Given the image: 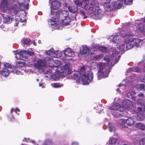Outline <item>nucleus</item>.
Returning <instances> with one entry per match:
<instances>
[{
	"mask_svg": "<svg viewBox=\"0 0 145 145\" xmlns=\"http://www.w3.org/2000/svg\"><path fill=\"white\" fill-rule=\"evenodd\" d=\"M29 0H13L12 4L10 7L9 0H2L0 4L1 8L3 12H5L8 11V13L11 15H7L3 17L4 23L9 24L12 21V16L16 14V17H18L17 12L21 10V7L26 9L28 8Z\"/></svg>",
	"mask_w": 145,
	"mask_h": 145,
	"instance_id": "f257e3e1",
	"label": "nucleus"
},
{
	"mask_svg": "<svg viewBox=\"0 0 145 145\" xmlns=\"http://www.w3.org/2000/svg\"><path fill=\"white\" fill-rule=\"evenodd\" d=\"M134 31H131L130 30L127 29L124 34H121L126 45V49L125 50V45L123 43L119 46L121 52L131 49L134 47L136 46L139 47L141 45L142 40L138 38H134L133 37L134 35L133 33Z\"/></svg>",
	"mask_w": 145,
	"mask_h": 145,
	"instance_id": "f03ea898",
	"label": "nucleus"
},
{
	"mask_svg": "<svg viewBox=\"0 0 145 145\" xmlns=\"http://www.w3.org/2000/svg\"><path fill=\"white\" fill-rule=\"evenodd\" d=\"M68 12L65 11L63 12H60L58 17H60L59 20H57L56 19L51 18L48 21V24L50 25L51 28L56 29V22H57L61 21L62 24L64 26H67L69 24L71 20L69 18Z\"/></svg>",
	"mask_w": 145,
	"mask_h": 145,
	"instance_id": "7ed1b4c3",
	"label": "nucleus"
},
{
	"mask_svg": "<svg viewBox=\"0 0 145 145\" xmlns=\"http://www.w3.org/2000/svg\"><path fill=\"white\" fill-rule=\"evenodd\" d=\"M122 106H121L118 103H117L115 105H113L111 106L110 109L113 110H118L120 112H123L125 110V109L129 110L132 107V103L129 100L126 99L123 100L121 103Z\"/></svg>",
	"mask_w": 145,
	"mask_h": 145,
	"instance_id": "20e7f679",
	"label": "nucleus"
},
{
	"mask_svg": "<svg viewBox=\"0 0 145 145\" xmlns=\"http://www.w3.org/2000/svg\"><path fill=\"white\" fill-rule=\"evenodd\" d=\"M137 97V96H134L133 95L131 99L135 102H137L138 104L140 105L139 106H138L136 108V112L138 114V116L141 118L143 116L145 109V106L144 104L140 101V99L138 98Z\"/></svg>",
	"mask_w": 145,
	"mask_h": 145,
	"instance_id": "39448f33",
	"label": "nucleus"
},
{
	"mask_svg": "<svg viewBox=\"0 0 145 145\" xmlns=\"http://www.w3.org/2000/svg\"><path fill=\"white\" fill-rule=\"evenodd\" d=\"M97 1L95 0H90L86 1L84 7V8L82 7L79 8V13L81 15L84 16L83 18L84 19L86 18L87 17L86 15V10H88L92 8L95 5H96Z\"/></svg>",
	"mask_w": 145,
	"mask_h": 145,
	"instance_id": "423d86ee",
	"label": "nucleus"
},
{
	"mask_svg": "<svg viewBox=\"0 0 145 145\" xmlns=\"http://www.w3.org/2000/svg\"><path fill=\"white\" fill-rule=\"evenodd\" d=\"M14 54L16 55L15 57L18 59H23V58L26 59L28 55L32 56L34 55V53L31 51L28 50L27 52L26 50L20 51L18 52L13 51Z\"/></svg>",
	"mask_w": 145,
	"mask_h": 145,
	"instance_id": "0eeeda50",
	"label": "nucleus"
},
{
	"mask_svg": "<svg viewBox=\"0 0 145 145\" xmlns=\"http://www.w3.org/2000/svg\"><path fill=\"white\" fill-rule=\"evenodd\" d=\"M93 74L92 72H85L82 74L81 80L84 84H86L93 80Z\"/></svg>",
	"mask_w": 145,
	"mask_h": 145,
	"instance_id": "6e6552de",
	"label": "nucleus"
},
{
	"mask_svg": "<svg viewBox=\"0 0 145 145\" xmlns=\"http://www.w3.org/2000/svg\"><path fill=\"white\" fill-rule=\"evenodd\" d=\"M101 12V8L96 5L93 7L91 11V13L95 15L94 18L95 19H100L103 17V14Z\"/></svg>",
	"mask_w": 145,
	"mask_h": 145,
	"instance_id": "1a4fd4ad",
	"label": "nucleus"
},
{
	"mask_svg": "<svg viewBox=\"0 0 145 145\" xmlns=\"http://www.w3.org/2000/svg\"><path fill=\"white\" fill-rule=\"evenodd\" d=\"M46 53L48 56H50L53 54L54 55L53 56L55 57H60L62 55V53L61 52H59L57 51H54L53 48H51L49 50H46Z\"/></svg>",
	"mask_w": 145,
	"mask_h": 145,
	"instance_id": "9d476101",
	"label": "nucleus"
},
{
	"mask_svg": "<svg viewBox=\"0 0 145 145\" xmlns=\"http://www.w3.org/2000/svg\"><path fill=\"white\" fill-rule=\"evenodd\" d=\"M46 65V62L42 59H40L38 60L37 63L35 64V67L40 69V71H42L43 69L41 67H44Z\"/></svg>",
	"mask_w": 145,
	"mask_h": 145,
	"instance_id": "9b49d317",
	"label": "nucleus"
},
{
	"mask_svg": "<svg viewBox=\"0 0 145 145\" xmlns=\"http://www.w3.org/2000/svg\"><path fill=\"white\" fill-rule=\"evenodd\" d=\"M90 48L85 45H83L80 48V53L81 55L85 56L89 54Z\"/></svg>",
	"mask_w": 145,
	"mask_h": 145,
	"instance_id": "f8f14e48",
	"label": "nucleus"
},
{
	"mask_svg": "<svg viewBox=\"0 0 145 145\" xmlns=\"http://www.w3.org/2000/svg\"><path fill=\"white\" fill-rule=\"evenodd\" d=\"M45 77L48 78L49 79H52V80H57L59 78V76L57 74L53 75L51 71H47L45 74Z\"/></svg>",
	"mask_w": 145,
	"mask_h": 145,
	"instance_id": "ddd939ff",
	"label": "nucleus"
},
{
	"mask_svg": "<svg viewBox=\"0 0 145 145\" xmlns=\"http://www.w3.org/2000/svg\"><path fill=\"white\" fill-rule=\"evenodd\" d=\"M108 142L111 145H121V141L120 140L113 137L110 138Z\"/></svg>",
	"mask_w": 145,
	"mask_h": 145,
	"instance_id": "4468645a",
	"label": "nucleus"
},
{
	"mask_svg": "<svg viewBox=\"0 0 145 145\" xmlns=\"http://www.w3.org/2000/svg\"><path fill=\"white\" fill-rule=\"evenodd\" d=\"M63 52L65 56L73 57L75 56L74 52L69 48H66L65 50L63 51Z\"/></svg>",
	"mask_w": 145,
	"mask_h": 145,
	"instance_id": "2eb2a0df",
	"label": "nucleus"
},
{
	"mask_svg": "<svg viewBox=\"0 0 145 145\" xmlns=\"http://www.w3.org/2000/svg\"><path fill=\"white\" fill-rule=\"evenodd\" d=\"M110 72V71L108 70H107L106 71V72H107V74L105 75H104V73L103 71L99 70L97 74L98 80H100L102 78H106L108 76Z\"/></svg>",
	"mask_w": 145,
	"mask_h": 145,
	"instance_id": "dca6fc26",
	"label": "nucleus"
},
{
	"mask_svg": "<svg viewBox=\"0 0 145 145\" xmlns=\"http://www.w3.org/2000/svg\"><path fill=\"white\" fill-rule=\"evenodd\" d=\"M121 36H120L114 35H111L110 37L111 39L112 38V41L114 42L117 43L121 42L122 39H121Z\"/></svg>",
	"mask_w": 145,
	"mask_h": 145,
	"instance_id": "f3484780",
	"label": "nucleus"
},
{
	"mask_svg": "<svg viewBox=\"0 0 145 145\" xmlns=\"http://www.w3.org/2000/svg\"><path fill=\"white\" fill-rule=\"evenodd\" d=\"M125 123H126V120L124 119L120 120L118 122L121 127L123 128V129L127 131L129 128L127 127L125 125Z\"/></svg>",
	"mask_w": 145,
	"mask_h": 145,
	"instance_id": "a211bd4d",
	"label": "nucleus"
},
{
	"mask_svg": "<svg viewBox=\"0 0 145 145\" xmlns=\"http://www.w3.org/2000/svg\"><path fill=\"white\" fill-rule=\"evenodd\" d=\"M102 4H103L105 9L106 11H110L113 8V6L112 5H111L110 3H106Z\"/></svg>",
	"mask_w": 145,
	"mask_h": 145,
	"instance_id": "6ab92c4d",
	"label": "nucleus"
},
{
	"mask_svg": "<svg viewBox=\"0 0 145 145\" xmlns=\"http://www.w3.org/2000/svg\"><path fill=\"white\" fill-rule=\"evenodd\" d=\"M70 64L67 63L65 64L63 67V68L65 71V73L66 74H69L71 73L72 71L70 70L69 68Z\"/></svg>",
	"mask_w": 145,
	"mask_h": 145,
	"instance_id": "aec40b11",
	"label": "nucleus"
},
{
	"mask_svg": "<svg viewBox=\"0 0 145 145\" xmlns=\"http://www.w3.org/2000/svg\"><path fill=\"white\" fill-rule=\"evenodd\" d=\"M10 73L9 71L7 69L4 68L1 71H0L1 74L3 76L6 77L8 76Z\"/></svg>",
	"mask_w": 145,
	"mask_h": 145,
	"instance_id": "412c9836",
	"label": "nucleus"
},
{
	"mask_svg": "<svg viewBox=\"0 0 145 145\" xmlns=\"http://www.w3.org/2000/svg\"><path fill=\"white\" fill-rule=\"evenodd\" d=\"M78 8L74 6H69L68 7V10L71 13H75L77 12Z\"/></svg>",
	"mask_w": 145,
	"mask_h": 145,
	"instance_id": "4be33fe9",
	"label": "nucleus"
},
{
	"mask_svg": "<svg viewBox=\"0 0 145 145\" xmlns=\"http://www.w3.org/2000/svg\"><path fill=\"white\" fill-rule=\"evenodd\" d=\"M133 71L137 72H141L142 70L140 68L138 67L130 68L127 71L128 73H129L130 71Z\"/></svg>",
	"mask_w": 145,
	"mask_h": 145,
	"instance_id": "5701e85b",
	"label": "nucleus"
},
{
	"mask_svg": "<svg viewBox=\"0 0 145 145\" xmlns=\"http://www.w3.org/2000/svg\"><path fill=\"white\" fill-rule=\"evenodd\" d=\"M137 29L140 31V33H143L145 34V28L143 24L140 23L138 25Z\"/></svg>",
	"mask_w": 145,
	"mask_h": 145,
	"instance_id": "b1692460",
	"label": "nucleus"
},
{
	"mask_svg": "<svg viewBox=\"0 0 145 145\" xmlns=\"http://www.w3.org/2000/svg\"><path fill=\"white\" fill-rule=\"evenodd\" d=\"M81 76V74L80 72L79 71H77L74 73L73 78L74 80H76L77 81L79 82Z\"/></svg>",
	"mask_w": 145,
	"mask_h": 145,
	"instance_id": "393cba45",
	"label": "nucleus"
},
{
	"mask_svg": "<svg viewBox=\"0 0 145 145\" xmlns=\"http://www.w3.org/2000/svg\"><path fill=\"white\" fill-rule=\"evenodd\" d=\"M126 124L129 126H131L134 125L135 122L133 119L131 117H129L126 120Z\"/></svg>",
	"mask_w": 145,
	"mask_h": 145,
	"instance_id": "a878e982",
	"label": "nucleus"
},
{
	"mask_svg": "<svg viewBox=\"0 0 145 145\" xmlns=\"http://www.w3.org/2000/svg\"><path fill=\"white\" fill-rule=\"evenodd\" d=\"M123 3L121 1H115L114 2L113 7L117 8H120L122 6Z\"/></svg>",
	"mask_w": 145,
	"mask_h": 145,
	"instance_id": "bb28decb",
	"label": "nucleus"
},
{
	"mask_svg": "<svg viewBox=\"0 0 145 145\" xmlns=\"http://www.w3.org/2000/svg\"><path fill=\"white\" fill-rule=\"evenodd\" d=\"M135 126L137 128L141 129V130L144 131L145 130V125L143 123H137L135 125Z\"/></svg>",
	"mask_w": 145,
	"mask_h": 145,
	"instance_id": "cd10ccee",
	"label": "nucleus"
},
{
	"mask_svg": "<svg viewBox=\"0 0 145 145\" xmlns=\"http://www.w3.org/2000/svg\"><path fill=\"white\" fill-rule=\"evenodd\" d=\"M21 42L24 45H29L31 44L30 39L29 38H23Z\"/></svg>",
	"mask_w": 145,
	"mask_h": 145,
	"instance_id": "c85d7f7f",
	"label": "nucleus"
},
{
	"mask_svg": "<svg viewBox=\"0 0 145 145\" xmlns=\"http://www.w3.org/2000/svg\"><path fill=\"white\" fill-rule=\"evenodd\" d=\"M110 107L109 108V109L110 110H112V111L111 112V113H112V115L114 116V117L115 118H117L119 117L120 116V114L118 113L117 111H120L119 110H112L111 109H110V108L111 107Z\"/></svg>",
	"mask_w": 145,
	"mask_h": 145,
	"instance_id": "c756f323",
	"label": "nucleus"
},
{
	"mask_svg": "<svg viewBox=\"0 0 145 145\" xmlns=\"http://www.w3.org/2000/svg\"><path fill=\"white\" fill-rule=\"evenodd\" d=\"M135 87L138 91L142 90L143 91V90L145 91V85L143 84H141L140 85H137Z\"/></svg>",
	"mask_w": 145,
	"mask_h": 145,
	"instance_id": "7c9ffc66",
	"label": "nucleus"
},
{
	"mask_svg": "<svg viewBox=\"0 0 145 145\" xmlns=\"http://www.w3.org/2000/svg\"><path fill=\"white\" fill-rule=\"evenodd\" d=\"M109 131L110 132L115 131L116 130V128L114 125L112 123H109Z\"/></svg>",
	"mask_w": 145,
	"mask_h": 145,
	"instance_id": "2f4dec72",
	"label": "nucleus"
},
{
	"mask_svg": "<svg viewBox=\"0 0 145 145\" xmlns=\"http://www.w3.org/2000/svg\"><path fill=\"white\" fill-rule=\"evenodd\" d=\"M74 2L75 5H76V7H79L81 8L82 6V3L81 1L79 0H75L74 1Z\"/></svg>",
	"mask_w": 145,
	"mask_h": 145,
	"instance_id": "473e14b6",
	"label": "nucleus"
},
{
	"mask_svg": "<svg viewBox=\"0 0 145 145\" xmlns=\"http://www.w3.org/2000/svg\"><path fill=\"white\" fill-rule=\"evenodd\" d=\"M25 63L24 62L22 61L17 62L16 63V65L17 67L21 68L24 65Z\"/></svg>",
	"mask_w": 145,
	"mask_h": 145,
	"instance_id": "72a5a7b5",
	"label": "nucleus"
},
{
	"mask_svg": "<svg viewBox=\"0 0 145 145\" xmlns=\"http://www.w3.org/2000/svg\"><path fill=\"white\" fill-rule=\"evenodd\" d=\"M103 55L102 54L95 55L93 59L95 60H99L101 59L103 57Z\"/></svg>",
	"mask_w": 145,
	"mask_h": 145,
	"instance_id": "f704fd0d",
	"label": "nucleus"
},
{
	"mask_svg": "<svg viewBox=\"0 0 145 145\" xmlns=\"http://www.w3.org/2000/svg\"><path fill=\"white\" fill-rule=\"evenodd\" d=\"M120 51H121V50L118 47H115L114 50L113 54H118L119 53Z\"/></svg>",
	"mask_w": 145,
	"mask_h": 145,
	"instance_id": "c9c22d12",
	"label": "nucleus"
},
{
	"mask_svg": "<svg viewBox=\"0 0 145 145\" xmlns=\"http://www.w3.org/2000/svg\"><path fill=\"white\" fill-rule=\"evenodd\" d=\"M43 60L46 62V63L47 62L53 60V58L50 57V56L45 57L44 58Z\"/></svg>",
	"mask_w": 145,
	"mask_h": 145,
	"instance_id": "e433bc0d",
	"label": "nucleus"
},
{
	"mask_svg": "<svg viewBox=\"0 0 145 145\" xmlns=\"http://www.w3.org/2000/svg\"><path fill=\"white\" fill-rule=\"evenodd\" d=\"M137 97H139V99H140V101H141L142 103L144 104V101L142 100V99L143 98L144 94L142 93H140L138 95Z\"/></svg>",
	"mask_w": 145,
	"mask_h": 145,
	"instance_id": "4c0bfd02",
	"label": "nucleus"
},
{
	"mask_svg": "<svg viewBox=\"0 0 145 145\" xmlns=\"http://www.w3.org/2000/svg\"><path fill=\"white\" fill-rule=\"evenodd\" d=\"M125 4L127 5H131L133 2V0H124Z\"/></svg>",
	"mask_w": 145,
	"mask_h": 145,
	"instance_id": "58836bf2",
	"label": "nucleus"
},
{
	"mask_svg": "<svg viewBox=\"0 0 145 145\" xmlns=\"http://www.w3.org/2000/svg\"><path fill=\"white\" fill-rule=\"evenodd\" d=\"M101 46L98 45H95L94 46H93V48L95 50H96V51H99L100 48H101Z\"/></svg>",
	"mask_w": 145,
	"mask_h": 145,
	"instance_id": "ea45409f",
	"label": "nucleus"
},
{
	"mask_svg": "<svg viewBox=\"0 0 145 145\" xmlns=\"http://www.w3.org/2000/svg\"><path fill=\"white\" fill-rule=\"evenodd\" d=\"M104 60L106 61V64H108L110 62V58L108 56H106L104 58Z\"/></svg>",
	"mask_w": 145,
	"mask_h": 145,
	"instance_id": "a19ab883",
	"label": "nucleus"
},
{
	"mask_svg": "<svg viewBox=\"0 0 145 145\" xmlns=\"http://www.w3.org/2000/svg\"><path fill=\"white\" fill-rule=\"evenodd\" d=\"M140 145H145V138L141 139L139 142Z\"/></svg>",
	"mask_w": 145,
	"mask_h": 145,
	"instance_id": "79ce46f5",
	"label": "nucleus"
},
{
	"mask_svg": "<svg viewBox=\"0 0 145 145\" xmlns=\"http://www.w3.org/2000/svg\"><path fill=\"white\" fill-rule=\"evenodd\" d=\"M99 51L103 52H106L107 51V49L105 47L101 46Z\"/></svg>",
	"mask_w": 145,
	"mask_h": 145,
	"instance_id": "37998d69",
	"label": "nucleus"
},
{
	"mask_svg": "<svg viewBox=\"0 0 145 145\" xmlns=\"http://www.w3.org/2000/svg\"><path fill=\"white\" fill-rule=\"evenodd\" d=\"M44 145H52V143L50 140H46L45 141Z\"/></svg>",
	"mask_w": 145,
	"mask_h": 145,
	"instance_id": "c03bdc74",
	"label": "nucleus"
},
{
	"mask_svg": "<svg viewBox=\"0 0 145 145\" xmlns=\"http://www.w3.org/2000/svg\"><path fill=\"white\" fill-rule=\"evenodd\" d=\"M19 18H16V21H18V22L16 23V26H17V24H21V23H22V22L23 21H22L21 20V19L20 18V16H19Z\"/></svg>",
	"mask_w": 145,
	"mask_h": 145,
	"instance_id": "a18cd8bd",
	"label": "nucleus"
},
{
	"mask_svg": "<svg viewBox=\"0 0 145 145\" xmlns=\"http://www.w3.org/2000/svg\"><path fill=\"white\" fill-rule=\"evenodd\" d=\"M53 87L54 88H57L61 87L62 85H60L59 84L57 83H54L52 85Z\"/></svg>",
	"mask_w": 145,
	"mask_h": 145,
	"instance_id": "49530a36",
	"label": "nucleus"
},
{
	"mask_svg": "<svg viewBox=\"0 0 145 145\" xmlns=\"http://www.w3.org/2000/svg\"><path fill=\"white\" fill-rule=\"evenodd\" d=\"M4 66L6 68H10L11 67V64L8 63H4Z\"/></svg>",
	"mask_w": 145,
	"mask_h": 145,
	"instance_id": "de8ad7c7",
	"label": "nucleus"
},
{
	"mask_svg": "<svg viewBox=\"0 0 145 145\" xmlns=\"http://www.w3.org/2000/svg\"><path fill=\"white\" fill-rule=\"evenodd\" d=\"M14 111L16 113H17V111H18L19 112H20V110L17 108H16V109L15 110H14V109L13 108H12L11 109V111H10V112L11 113H12V112Z\"/></svg>",
	"mask_w": 145,
	"mask_h": 145,
	"instance_id": "09e8293b",
	"label": "nucleus"
},
{
	"mask_svg": "<svg viewBox=\"0 0 145 145\" xmlns=\"http://www.w3.org/2000/svg\"><path fill=\"white\" fill-rule=\"evenodd\" d=\"M133 95L132 94V93L131 92H128L127 94V97L129 98H132Z\"/></svg>",
	"mask_w": 145,
	"mask_h": 145,
	"instance_id": "8fccbe9b",
	"label": "nucleus"
},
{
	"mask_svg": "<svg viewBox=\"0 0 145 145\" xmlns=\"http://www.w3.org/2000/svg\"><path fill=\"white\" fill-rule=\"evenodd\" d=\"M118 86L119 87V88H118L116 89V90L118 91L119 92L120 91V90L121 89L120 88V87L121 86L122 87V88H124L125 87V86L123 85H122L121 84H120Z\"/></svg>",
	"mask_w": 145,
	"mask_h": 145,
	"instance_id": "3c124183",
	"label": "nucleus"
},
{
	"mask_svg": "<svg viewBox=\"0 0 145 145\" xmlns=\"http://www.w3.org/2000/svg\"><path fill=\"white\" fill-rule=\"evenodd\" d=\"M99 70L100 71H103V69L104 68L103 65L102 63L100 64H99Z\"/></svg>",
	"mask_w": 145,
	"mask_h": 145,
	"instance_id": "603ef678",
	"label": "nucleus"
},
{
	"mask_svg": "<svg viewBox=\"0 0 145 145\" xmlns=\"http://www.w3.org/2000/svg\"><path fill=\"white\" fill-rule=\"evenodd\" d=\"M102 3H109V2L111 0H101Z\"/></svg>",
	"mask_w": 145,
	"mask_h": 145,
	"instance_id": "864d4df0",
	"label": "nucleus"
},
{
	"mask_svg": "<svg viewBox=\"0 0 145 145\" xmlns=\"http://www.w3.org/2000/svg\"><path fill=\"white\" fill-rule=\"evenodd\" d=\"M120 56H118V58H116L115 60V63H117L119 59H120Z\"/></svg>",
	"mask_w": 145,
	"mask_h": 145,
	"instance_id": "5fc2aeb1",
	"label": "nucleus"
},
{
	"mask_svg": "<svg viewBox=\"0 0 145 145\" xmlns=\"http://www.w3.org/2000/svg\"><path fill=\"white\" fill-rule=\"evenodd\" d=\"M39 86L41 87L42 88H44V86L42 83H39Z\"/></svg>",
	"mask_w": 145,
	"mask_h": 145,
	"instance_id": "6e6d98bb",
	"label": "nucleus"
},
{
	"mask_svg": "<svg viewBox=\"0 0 145 145\" xmlns=\"http://www.w3.org/2000/svg\"><path fill=\"white\" fill-rule=\"evenodd\" d=\"M15 73L17 74H19L21 73V72L18 71V70H16L14 71Z\"/></svg>",
	"mask_w": 145,
	"mask_h": 145,
	"instance_id": "4d7b16f0",
	"label": "nucleus"
},
{
	"mask_svg": "<svg viewBox=\"0 0 145 145\" xmlns=\"http://www.w3.org/2000/svg\"><path fill=\"white\" fill-rule=\"evenodd\" d=\"M72 145H78V144L76 142H72Z\"/></svg>",
	"mask_w": 145,
	"mask_h": 145,
	"instance_id": "13d9d810",
	"label": "nucleus"
},
{
	"mask_svg": "<svg viewBox=\"0 0 145 145\" xmlns=\"http://www.w3.org/2000/svg\"><path fill=\"white\" fill-rule=\"evenodd\" d=\"M142 82L145 83V75L144 76V78L142 80Z\"/></svg>",
	"mask_w": 145,
	"mask_h": 145,
	"instance_id": "bf43d9fd",
	"label": "nucleus"
},
{
	"mask_svg": "<svg viewBox=\"0 0 145 145\" xmlns=\"http://www.w3.org/2000/svg\"><path fill=\"white\" fill-rule=\"evenodd\" d=\"M141 19L143 20L144 23H145V17L144 18H142Z\"/></svg>",
	"mask_w": 145,
	"mask_h": 145,
	"instance_id": "052dcab7",
	"label": "nucleus"
},
{
	"mask_svg": "<svg viewBox=\"0 0 145 145\" xmlns=\"http://www.w3.org/2000/svg\"><path fill=\"white\" fill-rule=\"evenodd\" d=\"M56 62H57V65H58V63H59V61L58 60H57L56 61H55V62L56 63Z\"/></svg>",
	"mask_w": 145,
	"mask_h": 145,
	"instance_id": "680f3d73",
	"label": "nucleus"
},
{
	"mask_svg": "<svg viewBox=\"0 0 145 145\" xmlns=\"http://www.w3.org/2000/svg\"><path fill=\"white\" fill-rule=\"evenodd\" d=\"M23 141H26V138H25L23 140Z\"/></svg>",
	"mask_w": 145,
	"mask_h": 145,
	"instance_id": "e2e57ef3",
	"label": "nucleus"
},
{
	"mask_svg": "<svg viewBox=\"0 0 145 145\" xmlns=\"http://www.w3.org/2000/svg\"><path fill=\"white\" fill-rule=\"evenodd\" d=\"M84 70V68L83 67H81V70Z\"/></svg>",
	"mask_w": 145,
	"mask_h": 145,
	"instance_id": "0e129e2a",
	"label": "nucleus"
},
{
	"mask_svg": "<svg viewBox=\"0 0 145 145\" xmlns=\"http://www.w3.org/2000/svg\"><path fill=\"white\" fill-rule=\"evenodd\" d=\"M143 70L144 72H145V66H144L143 67Z\"/></svg>",
	"mask_w": 145,
	"mask_h": 145,
	"instance_id": "69168bd1",
	"label": "nucleus"
},
{
	"mask_svg": "<svg viewBox=\"0 0 145 145\" xmlns=\"http://www.w3.org/2000/svg\"><path fill=\"white\" fill-rule=\"evenodd\" d=\"M38 42L39 43H41V40H39L38 41Z\"/></svg>",
	"mask_w": 145,
	"mask_h": 145,
	"instance_id": "338daca9",
	"label": "nucleus"
},
{
	"mask_svg": "<svg viewBox=\"0 0 145 145\" xmlns=\"http://www.w3.org/2000/svg\"><path fill=\"white\" fill-rule=\"evenodd\" d=\"M118 0V1H121V2H122L124 1V0Z\"/></svg>",
	"mask_w": 145,
	"mask_h": 145,
	"instance_id": "774afa93",
	"label": "nucleus"
}]
</instances>
